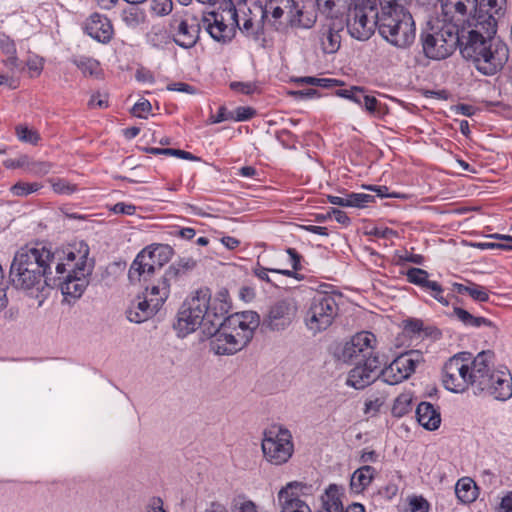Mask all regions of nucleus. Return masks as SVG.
Segmentation results:
<instances>
[{
	"label": "nucleus",
	"mask_w": 512,
	"mask_h": 512,
	"mask_svg": "<svg viewBox=\"0 0 512 512\" xmlns=\"http://www.w3.org/2000/svg\"><path fill=\"white\" fill-rule=\"evenodd\" d=\"M62 254L56 262L53 279L65 297L77 299L84 293L93 269V262L88 258L89 246L83 241L74 242Z\"/></svg>",
	"instance_id": "3"
},
{
	"label": "nucleus",
	"mask_w": 512,
	"mask_h": 512,
	"mask_svg": "<svg viewBox=\"0 0 512 512\" xmlns=\"http://www.w3.org/2000/svg\"><path fill=\"white\" fill-rule=\"evenodd\" d=\"M453 289L458 294L469 295L474 301L487 302L489 300V291L482 285L468 281L467 284L454 283Z\"/></svg>",
	"instance_id": "34"
},
{
	"label": "nucleus",
	"mask_w": 512,
	"mask_h": 512,
	"mask_svg": "<svg viewBox=\"0 0 512 512\" xmlns=\"http://www.w3.org/2000/svg\"><path fill=\"white\" fill-rule=\"evenodd\" d=\"M412 399L409 394H400L394 401L392 414L395 417H403L412 409Z\"/></svg>",
	"instance_id": "43"
},
{
	"label": "nucleus",
	"mask_w": 512,
	"mask_h": 512,
	"mask_svg": "<svg viewBox=\"0 0 512 512\" xmlns=\"http://www.w3.org/2000/svg\"><path fill=\"white\" fill-rule=\"evenodd\" d=\"M344 22L337 16H326L314 35V44L323 54H334L341 47Z\"/></svg>",
	"instance_id": "17"
},
{
	"label": "nucleus",
	"mask_w": 512,
	"mask_h": 512,
	"mask_svg": "<svg viewBox=\"0 0 512 512\" xmlns=\"http://www.w3.org/2000/svg\"><path fill=\"white\" fill-rule=\"evenodd\" d=\"M235 12H231L227 5L220 6L217 10L206 13L202 22L210 36L222 43L231 41L235 36L237 21Z\"/></svg>",
	"instance_id": "16"
},
{
	"label": "nucleus",
	"mask_w": 512,
	"mask_h": 512,
	"mask_svg": "<svg viewBox=\"0 0 512 512\" xmlns=\"http://www.w3.org/2000/svg\"><path fill=\"white\" fill-rule=\"evenodd\" d=\"M376 469L370 465H363L356 469L350 478V489L353 493H362L372 482Z\"/></svg>",
	"instance_id": "32"
},
{
	"label": "nucleus",
	"mask_w": 512,
	"mask_h": 512,
	"mask_svg": "<svg viewBox=\"0 0 512 512\" xmlns=\"http://www.w3.org/2000/svg\"><path fill=\"white\" fill-rule=\"evenodd\" d=\"M376 336L368 331H362L355 334L343 349V357L346 360L364 361L369 357H378L375 355Z\"/></svg>",
	"instance_id": "23"
},
{
	"label": "nucleus",
	"mask_w": 512,
	"mask_h": 512,
	"mask_svg": "<svg viewBox=\"0 0 512 512\" xmlns=\"http://www.w3.org/2000/svg\"><path fill=\"white\" fill-rule=\"evenodd\" d=\"M256 114V111L251 107L240 106L231 111L232 120L241 122L251 119Z\"/></svg>",
	"instance_id": "54"
},
{
	"label": "nucleus",
	"mask_w": 512,
	"mask_h": 512,
	"mask_svg": "<svg viewBox=\"0 0 512 512\" xmlns=\"http://www.w3.org/2000/svg\"><path fill=\"white\" fill-rule=\"evenodd\" d=\"M335 80L329 78H317L312 76L299 77L295 79L298 85H311L317 87H332Z\"/></svg>",
	"instance_id": "48"
},
{
	"label": "nucleus",
	"mask_w": 512,
	"mask_h": 512,
	"mask_svg": "<svg viewBox=\"0 0 512 512\" xmlns=\"http://www.w3.org/2000/svg\"><path fill=\"white\" fill-rule=\"evenodd\" d=\"M380 13L377 10V0H356L347 18V29L351 37L365 41L379 28Z\"/></svg>",
	"instance_id": "9"
},
{
	"label": "nucleus",
	"mask_w": 512,
	"mask_h": 512,
	"mask_svg": "<svg viewBox=\"0 0 512 512\" xmlns=\"http://www.w3.org/2000/svg\"><path fill=\"white\" fill-rule=\"evenodd\" d=\"M151 13L158 17H163L170 14L173 10L172 0H151L150 3Z\"/></svg>",
	"instance_id": "47"
},
{
	"label": "nucleus",
	"mask_w": 512,
	"mask_h": 512,
	"mask_svg": "<svg viewBox=\"0 0 512 512\" xmlns=\"http://www.w3.org/2000/svg\"><path fill=\"white\" fill-rule=\"evenodd\" d=\"M151 110V104L147 100H141L134 104L132 107V113L136 117L145 118Z\"/></svg>",
	"instance_id": "59"
},
{
	"label": "nucleus",
	"mask_w": 512,
	"mask_h": 512,
	"mask_svg": "<svg viewBox=\"0 0 512 512\" xmlns=\"http://www.w3.org/2000/svg\"><path fill=\"white\" fill-rule=\"evenodd\" d=\"M406 277L409 283L419 286L424 291H427L433 283L432 280H429L428 272L421 268H409L406 272Z\"/></svg>",
	"instance_id": "39"
},
{
	"label": "nucleus",
	"mask_w": 512,
	"mask_h": 512,
	"mask_svg": "<svg viewBox=\"0 0 512 512\" xmlns=\"http://www.w3.org/2000/svg\"><path fill=\"white\" fill-rule=\"evenodd\" d=\"M453 315L459 320L461 323H463L467 327H481V326H490L491 322L487 318L484 317H476L469 313L467 310L455 307L453 309Z\"/></svg>",
	"instance_id": "38"
},
{
	"label": "nucleus",
	"mask_w": 512,
	"mask_h": 512,
	"mask_svg": "<svg viewBox=\"0 0 512 512\" xmlns=\"http://www.w3.org/2000/svg\"><path fill=\"white\" fill-rule=\"evenodd\" d=\"M386 401V396L383 393L371 395L366 399L364 404V413L368 416H375L380 412L381 407Z\"/></svg>",
	"instance_id": "44"
},
{
	"label": "nucleus",
	"mask_w": 512,
	"mask_h": 512,
	"mask_svg": "<svg viewBox=\"0 0 512 512\" xmlns=\"http://www.w3.org/2000/svg\"><path fill=\"white\" fill-rule=\"evenodd\" d=\"M262 10L265 23L276 30H281L287 25L308 29L315 22L314 18L304 14L295 0H266Z\"/></svg>",
	"instance_id": "7"
},
{
	"label": "nucleus",
	"mask_w": 512,
	"mask_h": 512,
	"mask_svg": "<svg viewBox=\"0 0 512 512\" xmlns=\"http://www.w3.org/2000/svg\"><path fill=\"white\" fill-rule=\"evenodd\" d=\"M88 106L90 108H107L108 107V96L105 93H94L91 95V98L88 102Z\"/></svg>",
	"instance_id": "57"
},
{
	"label": "nucleus",
	"mask_w": 512,
	"mask_h": 512,
	"mask_svg": "<svg viewBox=\"0 0 512 512\" xmlns=\"http://www.w3.org/2000/svg\"><path fill=\"white\" fill-rule=\"evenodd\" d=\"M196 264V260L191 257H183L179 259L165 271L161 279L158 281V284L160 286L166 285L167 290L170 292L171 282L176 281L187 272L193 270L196 267Z\"/></svg>",
	"instance_id": "30"
},
{
	"label": "nucleus",
	"mask_w": 512,
	"mask_h": 512,
	"mask_svg": "<svg viewBox=\"0 0 512 512\" xmlns=\"http://www.w3.org/2000/svg\"><path fill=\"white\" fill-rule=\"evenodd\" d=\"M338 314V305L333 296L319 293L311 300L304 316L307 329L313 334L331 326Z\"/></svg>",
	"instance_id": "13"
},
{
	"label": "nucleus",
	"mask_w": 512,
	"mask_h": 512,
	"mask_svg": "<svg viewBox=\"0 0 512 512\" xmlns=\"http://www.w3.org/2000/svg\"><path fill=\"white\" fill-rule=\"evenodd\" d=\"M233 512H260L258 506L252 500H244L234 506Z\"/></svg>",
	"instance_id": "61"
},
{
	"label": "nucleus",
	"mask_w": 512,
	"mask_h": 512,
	"mask_svg": "<svg viewBox=\"0 0 512 512\" xmlns=\"http://www.w3.org/2000/svg\"><path fill=\"white\" fill-rule=\"evenodd\" d=\"M492 22L482 25L476 20L470 22V28L459 34V48L462 57L475 66L483 75H494L500 71L509 58L507 45L496 38L497 28Z\"/></svg>",
	"instance_id": "1"
},
{
	"label": "nucleus",
	"mask_w": 512,
	"mask_h": 512,
	"mask_svg": "<svg viewBox=\"0 0 512 512\" xmlns=\"http://www.w3.org/2000/svg\"><path fill=\"white\" fill-rule=\"evenodd\" d=\"M421 42L424 54L433 60L450 56L459 46V33L455 26L444 25L440 29L431 28L422 33Z\"/></svg>",
	"instance_id": "11"
},
{
	"label": "nucleus",
	"mask_w": 512,
	"mask_h": 512,
	"mask_svg": "<svg viewBox=\"0 0 512 512\" xmlns=\"http://www.w3.org/2000/svg\"><path fill=\"white\" fill-rule=\"evenodd\" d=\"M363 87L353 86L348 89H341L337 94L345 99H348L354 103H360V96Z\"/></svg>",
	"instance_id": "56"
},
{
	"label": "nucleus",
	"mask_w": 512,
	"mask_h": 512,
	"mask_svg": "<svg viewBox=\"0 0 512 512\" xmlns=\"http://www.w3.org/2000/svg\"><path fill=\"white\" fill-rule=\"evenodd\" d=\"M10 278L15 288L29 291L43 289L45 276L35 270H27L26 267L12 262L10 268Z\"/></svg>",
	"instance_id": "25"
},
{
	"label": "nucleus",
	"mask_w": 512,
	"mask_h": 512,
	"mask_svg": "<svg viewBox=\"0 0 512 512\" xmlns=\"http://www.w3.org/2000/svg\"><path fill=\"white\" fill-rule=\"evenodd\" d=\"M85 31L100 43H108L113 37V26L109 18L99 13H93L85 22Z\"/></svg>",
	"instance_id": "27"
},
{
	"label": "nucleus",
	"mask_w": 512,
	"mask_h": 512,
	"mask_svg": "<svg viewBox=\"0 0 512 512\" xmlns=\"http://www.w3.org/2000/svg\"><path fill=\"white\" fill-rule=\"evenodd\" d=\"M6 56L7 58L3 60L4 66L8 69L6 74L14 76V73L19 69V59L16 54Z\"/></svg>",
	"instance_id": "62"
},
{
	"label": "nucleus",
	"mask_w": 512,
	"mask_h": 512,
	"mask_svg": "<svg viewBox=\"0 0 512 512\" xmlns=\"http://www.w3.org/2000/svg\"><path fill=\"white\" fill-rule=\"evenodd\" d=\"M169 297L167 286H160L158 283L150 289H146V294L138 295L129 305L126 314L127 319L133 323H142L153 317L164 302Z\"/></svg>",
	"instance_id": "12"
},
{
	"label": "nucleus",
	"mask_w": 512,
	"mask_h": 512,
	"mask_svg": "<svg viewBox=\"0 0 512 512\" xmlns=\"http://www.w3.org/2000/svg\"><path fill=\"white\" fill-rule=\"evenodd\" d=\"M42 187L43 185L39 182L19 181L10 188V191L14 196L26 197L39 191Z\"/></svg>",
	"instance_id": "42"
},
{
	"label": "nucleus",
	"mask_w": 512,
	"mask_h": 512,
	"mask_svg": "<svg viewBox=\"0 0 512 512\" xmlns=\"http://www.w3.org/2000/svg\"><path fill=\"white\" fill-rule=\"evenodd\" d=\"M111 211L115 214L134 215L136 212V206L125 202H118L113 205Z\"/></svg>",
	"instance_id": "60"
},
{
	"label": "nucleus",
	"mask_w": 512,
	"mask_h": 512,
	"mask_svg": "<svg viewBox=\"0 0 512 512\" xmlns=\"http://www.w3.org/2000/svg\"><path fill=\"white\" fill-rule=\"evenodd\" d=\"M476 356L468 352L457 353L449 358L442 369V383L453 393H463L469 387L476 393Z\"/></svg>",
	"instance_id": "6"
},
{
	"label": "nucleus",
	"mask_w": 512,
	"mask_h": 512,
	"mask_svg": "<svg viewBox=\"0 0 512 512\" xmlns=\"http://www.w3.org/2000/svg\"><path fill=\"white\" fill-rule=\"evenodd\" d=\"M172 254L170 247L158 245L150 250H142L132 262L128 277L132 283L146 281L157 269L167 262Z\"/></svg>",
	"instance_id": "15"
},
{
	"label": "nucleus",
	"mask_w": 512,
	"mask_h": 512,
	"mask_svg": "<svg viewBox=\"0 0 512 512\" xmlns=\"http://www.w3.org/2000/svg\"><path fill=\"white\" fill-rule=\"evenodd\" d=\"M506 3V0H477V13L470 17L469 22L476 20L486 26L491 21V26L497 28L498 20L505 13Z\"/></svg>",
	"instance_id": "26"
},
{
	"label": "nucleus",
	"mask_w": 512,
	"mask_h": 512,
	"mask_svg": "<svg viewBox=\"0 0 512 512\" xmlns=\"http://www.w3.org/2000/svg\"><path fill=\"white\" fill-rule=\"evenodd\" d=\"M322 500L323 506L319 512H345L341 501V491L337 485H330Z\"/></svg>",
	"instance_id": "35"
},
{
	"label": "nucleus",
	"mask_w": 512,
	"mask_h": 512,
	"mask_svg": "<svg viewBox=\"0 0 512 512\" xmlns=\"http://www.w3.org/2000/svg\"><path fill=\"white\" fill-rule=\"evenodd\" d=\"M146 512H166L163 508V501L160 498H152L146 506Z\"/></svg>",
	"instance_id": "64"
},
{
	"label": "nucleus",
	"mask_w": 512,
	"mask_h": 512,
	"mask_svg": "<svg viewBox=\"0 0 512 512\" xmlns=\"http://www.w3.org/2000/svg\"><path fill=\"white\" fill-rule=\"evenodd\" d=\"M263 456L272 465H283L294 452L291 432L282 426H272L264 431L261 443Z\"/></svg>",
	"instance_id": "10"
},
{
	"label": "nucleus",
	"mask_w": 512,
	"mask_h": 512,
	"mask_svg": "<svg viewBox=\"0 0 512 512\" xmlns=\"http://www.w3.org/2000/svg\"><path fill=\"white\" fill-rule=\"evenodd\" d=\"M476 393H484L495 400L512 397V376L506 367L493 368V354L482 351L476 356Z\"/></svg>",
	"instance_id": "5"
},
{
	"label": "nucleus",
	"mask_w": 512,
	"mask_h": 512,
	"mask_svg": "<svg viewBox=\"0 0 512 512\" xmlns=\"http://www.w3.org/2000/svg\"><path fill=\"white\" fill-rule=\"evenodd\" d=\"M410 512H429L430 504L423 496H411L408 499Z\"/></svg>",
	"instance_id": "51"
},
{
	"label": "nucleus",
	"mask_w": 512,
	"mask_h": 512,
	"mask_svg": "<svg viewBox=\"0 0 512 512\" xmlns=\"http://www.w3.org/2000/svg\"><path fill=\"white\" fill-rule=\"evenodd\" d=\"M381 361L379 357H369L359 361L347 376L346 384L355 389H363L380 376Z\"/></svg>",
	"instance_id": "22"
},
{
	"label": "nucleus",
	"mask_w": 512,
	"mask_h": 512,
	"mask_svg": "<svg viewBox=\"0 0 512 512\" xmlns=\"http://www.w3.org/2000/svg\"><path fill=\"white\" fill-rule=\"evenodd\" d=\"M146 42L153 48H164L169 43L166 29L161 26H153L146 34Z\"/></svg>",
	"instance_id": "40"
},
{
	"label": "nucleus",
	"mask_w": 512,
	"mask_h": 512,
	"mask_svg": "<svg viewBox=\"0 0 512 512\" xmlns=\"http://www.w3.org/2000/svg\"><path fill=\"white\" fill-rule=\"evenodd\" d=\"M0 49L5 55L16 54L14 41L3 33H0Z\"/></svg>",
	"instance_id": "58"
},
{
	"label": "nucleus",
	"mask_w": 512,
	"mask_h": 512,
	"mask_svg": "<svg viewBox=\"0 0 512 512\" xmlns=\"http://www.w3.org/2000/svg\"><path fill=\"white\" fill-rule=\"evenodd\" d=\"M498 512H512V491H508L502 497Z\"/></svg>",
	"instance_id": "63"
},
{
	"label": "nucleus",
	"mask_w": 512,
	"mask_h": 512,
	"mask_svg": "<svg viewBox=\"0 0 512 512\" xmlns=\"http://www.w3.org/2000/svg\"><path fill=\"white\" fill-rule=\"evenodd\" d=\"M171 28L174 32V42L180 47L187 49L196 44L199 29L195 24L189 23L188 20L175 18L171 23Z\"/></svg>",
	"instance_id": "28"
},
{
	"label": "nucleus",
	"mask_w": 512,
	"mask_h": 512,
	"mask_svg": "<svg viewBox=\"0 0 512 512\" xmlns=\"http://www.w3.org/2000/svg\"><path fill=\"white\" fill-rule=\"evenodd\" d=\"M231 90L244 94V95H252L254 93L259 92V86L256 82H240V81H233L230 83Z\"/></svg>",
	"instance_id": "49"
},
{
	"label": "nucleus",
	"mask_w": 512,
	"mask_h": 512,
	"mask_svg": "<svg viewBox=\"0 0 512 512\" xmlns=\"http://www.w3.org/2000/svg\"><path fill=\"white\" fill-rule=\"evenodd\" d=\"M293 318V310L287 301L276 302L269 311L267 324L273 330H283L290 325Z\"/></svg>",
	"instance_id": "29"
},
{
	"label": "nucleus",
	"mask_w": 512,
	"mask_h": 512,
	"mask_svg": "<svg viewBox=\"0 0 512 512\" xmlns=\"http://www.w3.org/2000/svg\"><path fill=\"white\" fill-rule=\"evenodd\" d=\"M146 152L154 155H166V156H174L180 159L185 160H195L196 157L191 154L190 152L180 150V149H173V148H156V147H150L146 149Z\"/></svg>",
	"instance_id": "45"
},
{
	"label": "nucleus",
	"mask_w": 512,
	"mask_h": 512,
	"mask_svg": "<svg viewBox=\"0 0 512 512\" xmlns=\"http://www.w3.org/2000/svg\"><path fill=\"white\" fill-rule=\"evenodd\" d=\"M209 300V289H199L190 298L186 299L177 314L174 324L179 337H185L194 332L199 326H203L205 334V311Z\"/></svg>",
	"instance_id": "8"
},
{
	"label": "nucleus",
	"mask_w": 512,
	"mask_h": 512,
	"mask_svg": "<svg viewBox=\"0 0 512 512\" xmlns=\"http://www.w3.org/2000/svg\"><path fill=\"white\" fill-rule=\"evenodd\" d=\"M62 257L63 254L53 253L45 247L21 249L16 253L13 263L26 267L29 271L35 270V272L42 273L45 276L44 284L51 286V284H56L51 266H56L58 258Z\"/></svg>",
	"instance_id": "14"
},
{
	"label": "nucleus",
	"mask_w": 512,
	"mask_h": 512,
	"mask_svg": "<svg viewBox=\"0 0 512 512\" xmlns=\"http://www.w3.org/2000/svg\"><path fill=\"white\" fill-rule=\"evenodd\" d=\"M406 0H377L381 12L379 33L398 48L410 46L415 39V25L409 12L404 9Z\"/></svg>",
	"instance_id": "4"
},
{
	"label": "nucleus",
	"mask_w": 512,
	"mask_h": 512,
	"mask_svg": "<svg viewBox=\"0 0 512 512\" xmlns=\"http://www.w3.org/2000/svg\"><path fill=\"white\" fill-rule=\"evenodd\" d=\"M350 207L364 208L374 201V196L365 193L349 194Z\"/></svg>",
	"instance_id": "52"
},
{
	"label": "nucleus",
	"mask_w": 512,
	"mask_h": 512,
	"mask_svg": "<svg viewBox=\"0 0 512 512\" xmlns=\"http://www.w3.org/2000/svg\"><path fill=\"white\" fill-rule=\"evenodd\" d=\"M360 103H356L360 107L364 108L369 114L373 116H380L383 114L385 105L381 104L374 96L366 93L365 89L362 88Z\"/></svg>",
	"instance_id": "41"
},
{
	"label": "nucleus",
	"mask_w": 512,
	"mask_h": 512,
	"mask_svg": "<svg viewBox=\"0 0 512 512\" xmlns=\"http://www.w3.org/2000/svg\"><path fill=\"white\" fill-rule=\"evenodd\" d=\"M418 423L427 430H435L441 423L440 413L428 402H421L416 409Z\"/></svg>",
	"instance_id": "31"
},
{
	"label": "nucleus",
	"mask_w": 512,
	"mask_h": 512,
	"mask_svg": "<svg viewBox=\"0 0 512 512\" xmlns=\"http://www.w3.org/2000/svg\"><path fill=\"white\" fill-rule=\"evenodd\" d=\"M441 11L444 21L455 23H463L470 28V17L477 13V0H440Z\"/></svg>",
	"instance_id": "21"
},
{
	"label": "nucleus",
	"mask_w": 512,
	"mask_h": 512,
	"mask_svg": "<svg viewBox=\"0 0 512 512\" xmlns=\"http://www.w3.org/2000/svg\"><path fill=\"white\" fill-rule=\"evenodd\" d=\"M49 182L53 191L60 195H71L77 191V186L65 179H50Z\"/></svg>",
	"instance_id": "46"
},
{
	"label": "nucleus",
	"mask_w": 512,
	"mask_h": 512,
	"mask_svg": "<svg viewBox=\"0 0 512 512\" xmlns=\"http://www.w3.org/2000/svg\"><path fill=\"white\" fill-rule=\"evenodd\" d=\"M310 489V485L301 481L287 483L277 494L280 512H311L307 503L301 499Z\"/></svg>",
	"instance_id": "20"
},
{
	"label": "nucleus",
	"mask_w": 512,
	"mask_h": 512,
	"mask_svg": "<svg viewBox=\"0 0 512 512\" xmlns=\"http://www.w3.org/2000/svg\"><path fill=\"white\" fill-rule=\"evenodd\" d=\"M455 494L462 504L474 502L479 495V488L470 477H462L455 484Z\"/></svg>",
	"instance_id": "33"
},
{
	"label": "nucleus",
	"mask_w": 512,
	"mask_h": 512,
	"mask_svg": "<svg viewBox=\"0 0 512 512\" xmlns=\"http://www.w3.org/2000/svg\"><path fill=\"white\" fill-rule=\"evenodd\" d=\"M302 256L294 248H288L286 250V263L291 269H279L271 270L273 273L285 275L287 277H293L297 280H302L303 276L297 273L301 269Z\"/></svg>",
	"instance_id": "36"
},
{
	"label": "nucleus",
	"mask_w": 512,
	"mask_h": 512,
	"mask_svg": "<svg viewBox=\"0 0 512 512\" xmlns=\"http://www.w3.org/2000/svg\"><path fill=\"white\" fill-rule=\"evenodd\" d=\"M426 292H428L435 300H437L442 305H449L448 299L444 296V289L438 282L433 281V283Z\"/></svg>",
	"instance_id": "55"
},
{
	"label": "nucleus",
	"mask_w": 512,
	"mask_h": 512,
	"mask_svg": "<svg viewBox=\"0 0 512 512\" xmlns=\"http://www.w3.org/2000/svg\"><path fill=\"white\" fill-rule=\"evenodd\" d=\"M419 351H409L395 358L388 366L381 369L380 377L389 385H396L408 379L422 362Z\"/></svg>",
	"instance_id": "18"
},
{
	"label": "nucleus",
	"mask_w": 512,
	"mask_h": 512,
	"mask_svg": "<svg viewBox=\"0 0 512 512\" xmlns=\"http://www.w3.org/2000/svg\"><path fill=\"white\" fill-rule=\"evenodd\" d=\"M231 12H235L234 19L237 21V28L247 36L258 35L265 24L262 5L257 2H241L235 5H227Z\"/></svg>",
	"instance_id": "19"
},
{
	"label": "nucleus",
	"mask_w": 512,
	"mask_h": 512,
	"mask_svg": "<svg viewBox=\"0 0 512 512\" xmlns=\"http://www.w3.org/2000/svg\"><path fill=\"white\" fill-rule=\"evenodd\" d=\"M16 135L18 139L22 142L36 144L39 140V135L37 131L29 128L25 125H19L16 127Z\"/></svg>",
	"instance_id": "50"
},
{
	"label": "nucleus",
	"mask_w": 512,
	"mask_h": 512,
	"mask_svg": "<svg viewBox=\"0 0 512 512\" xmlns=\"http://www.w3.org/2000/svg\"><path fill=\"white\" fill-rule=\"evenodd\" d=\"M230 303L228 301V293L220 291L214 298L209 292V300L205 311V328L219 327L226 321V314L229 312Z\"/></svg>",
	"instance_id": "24"
},
{
	"label": "nucleus",
	"mask_w": 512,
	"mask_h": 512,
	"mask_svg": "<svg viewBox=\"0 0 512 512\" xmlns=\"http://www.w3.org/2000/svg\"><path fill=\"white\" fill-rule=\"evenodd\" d=\"M259 324V315L253 311L229 315L222 326L205 328L210 350L216 355L235 354L251 341Z\"/></svg>",
	"instance_id": "2"
},
{
	"label": "nucleus",
	"mask_w": 512,
	"mask_h": 512,
	"mask_svg": "<svg viewBox=\"0 0 512 512\" xmlns=\"http://www.w3.org/2000/svg\"><path fill=\"white\" fill-rule=\"evenodd\" d=\"M72 62L84 76L99 77L101 75L100 63L94 58L79 56L75 57Z\"/></svg>",
	"instance_id": "37"
},
{
	"label": "nucleus",
	"mask_w": 512,
	"mask_h": 512,
	"mask_svg": "<svg viewBox=\"0 0 512 512\" xmlns=\"http://www.w3.org/2000/svg\"><path fill=\"white\" fill-rule=\"evenodd\" d=\"M26 65H27L30 77L35 78L41 74V72L43 70L44 62H43V59L38 56H31L28 58Z\"/></svg>",
	"instance_id": "53"
}]
</instances>
